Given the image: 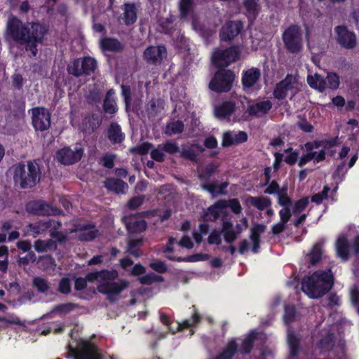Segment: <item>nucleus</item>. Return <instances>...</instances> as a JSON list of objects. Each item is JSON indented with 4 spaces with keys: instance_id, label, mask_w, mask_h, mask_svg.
Segmentation results:
<instances>
[{
    "instance_id": "1",
    "label": "nucleus",
    "mask_w": 359,
    "mask_h": 359,
    "mask_svg": "<svg viewBox=\"0 0 359 359\" xmlns=\"http://www.w3.org/2000/svg\"><path fill=\"white\" fill-rule=\"evenodd\" d=\"M48 27L39 22L22 23L17 18H9L6 25V36H9L15 42L26 45V50L32 52L33 56L37 55V43L42 42Z\"/></svg>"
},
{
    "instance_id": "2",
    "label": "nucleus",
    "mask_w": 359,
    "mask_h": 359,
    "mask_svg": "<svg viewBox=\"0 0 359 359\" xmlns=\"http://www.w3.org/2000/svg\"><path fill=\"white\" fill-rule=\"evenodd\" d=\"M334 283L330 269L317 271L302 280V290L311 298H319L326 294Z\"/></svg>"
},
{
    "instance_id": "3",
    "label": "nucleus",
    "mask_w": 359,
    "mask_h": 359,
    "mask_svg": "<svg viewBox=\"0 0 359 359\" xmlns=\"http://www.w3.org/2000/svg\"><path fill=\"white\" fill-rule=\"evenodd\" d=\"M41 170L36 162H28L25 165L18 163L14 166L13 179L21 189L34 187L40 180Z\"/></svg>"
},
{
    "instance_id": "4",
    "label": "nucleus",
    "mask_w": 359,
    "mask_h": 359,
    "mask_svg": "<svg viewBox=\"0 0 359 359\" xmlns=\"http://www.w3.org/2000/svg\"><path fill=\"white\" fill-rule=\"evenodd\" d=\"M283 41L286 50L292 54H299L303 48V35L297 25H290L283 33Z\"/></svg>"
},
{
    "instance_id": "5",
    "label": "nucleus",
    "mask_w": 359,
    "mask_h": 359,
    "mask_svg": "<svg viewBox=\"0 0 359 359\" xmlns=\"http://www.w3.org/2000/svg\"><path fill=\"white\" fill-rule=\"evenodd\" d=\"M235 74L229 69H221L218 70L209 83L211 90L217 93L229 92L232 87Z\"/></svg>"
},
{
    "instance_id": "6",
    "label": "nucleus",
    "mask_w": 359,
    "mask_h": 359,
    "mask_svg": "<svg viewBox=\"0 0 359 359\" xmlns=\"http://www.w3.org/2000/svg\"><path fill=\"white\" fill-rule=\"evenodd\" d=\"M97 68V61L92 57H84L74 60L67 66V72L76 77L90 75Z\"/></svg>"
},
{
    "instance_id": "7",
    "label": "nucleus",
    "mask_w": 359,
    "mask_h": 359,
    "mask_svg": "<svg viewBox=\"0 0 359 359\" xmlns=\"http://www.w3.org/2000/svg\"><path fill=\"white\" fill-rule=\"evenodd\" d=\"M241 50L232 46L224 50L216 48L212 55V60L217 67H226L239 59Z\"/></svg>"
},
{
    "instance_id": "8",
    "label": "nucleus",
    "mask_w": 359,
    "mask_h": 359,
    "mask_svg": "<svg viewBox=\"0 0 359 359\" xmlns=\"http://www.w3.org/2000/svg\"><path fill=\"white\" fill-rule=\"evenodd\" d=\"M67 354L74 359H102L99 349L88 341L81 342L76 349L71 348Z\"/></svg>"
},
{
    "instance_id": "9",
    "label": "nucleus",
    "mask_w": 359,
    "mask_h": 359,
    "mask_svg": "<svg viewBox=\"0 0 359 359\" xmlns=\"http://www.w3.org/2000/svg\"><path fill=\"white\" fill-rule=\"evenodd\" d=\"M297 85V78L292 74H287L283 80L276 84L273 90V95L278 100L285 99L288 93L294 96L299 91Z\"/></svg>"
},
{
    "instance_id": "10",
    "label": "nucleus",
    "mask_w": 359,
    "mask_h": 359,
    "mask_svg": "<svg viewBox=\"0 0 359 359\" xmlns=\"http://www.w3.org/2000/svg\"><path fill=\"white\" fill-rule=\"evenodd\" d=\"M128 283L121 281L120 283L112 282L111 280H106L97 286V290L103 294H107V299L111 303H114L118 300L120 293L128 287Z\"/></svg>"
},
{
    "instance_id": "11",
    "label": "nucleus",
    "mask_w": 359,
    "mask_h": 359,
    "mask_svg": "<svg viewBox=\"0 0 359 359\" xmlns=\"http://www.w3.org/2000/svg\"><path fill=\"white\" fill-rule=\"evenodd\" d=\"M336 41L346 49H353L357 45L356 36L353 32L350 31L346 26H337L334 28Z\"/></svg>"
},
{
    "instance_id": "12",
    "label": "nucleus",
    "mask_w": 359,
    "mask_h": 359,
    "mask_svg": "<svg viewBox=\"0 0 359 359\" xmlns=\"http://www.w3.org/2000/svg\"><path fill=\"white\" fill-rule=\"evenodd\" d=\"M32 110V124L36 130L43 131L50 126V114L43 107H36Z\"/></svg>"
},
{
    "instance_id": "13",
    "label": "nucleus",
    "mask_w": 359,
    "mask_h": 359,
    "mask_svg": "<svg viewBox=\"0 0 359 359\" xmlns=\"http://www.w3.org/2000/svg\"><path fill=\"white\" fill-rule=\"evenodd\" d=\"M82 156L83 149L81 148L72 150L69 147H65L57 151L55 158L60 163L67 165L78 162Z\"/></svg>"
},
{
    "instance_id": "14",
    "label": "nucleus",
    "mask_w": 359,
    "mask_h": 359,
    "mask_svg": "<svg viewBox=\"0 0 359 359\" xmlns=\"http://www.w3.org/2000/svg\"><path fill=\"white\" fill-rule=\"evenodd\" d=\"M28 209L33 214L40 216L57 215L62 212L57 208L43 201L30 202L28 204Z\"/></svg>"
},
{
    "instance_id": "15",
    "label": "nucleus",
    "mask_w": 359,
    "mask_h": 359,
    "mask_svg": "<svg viewBox=\"0 0 359 359\" xmlns=\"http://www.w3.org/2000/svg\"><path fill=\"white\" fill-rule=\"evenodd\" d=\"M166 48L163 46H149L144 51V60L149 65H157L166 57Z\"/></svg>"
},
{
    "instance_id": "16",
    "label": "nucleus",
    "mask_w": 359,
    "mask_h": 359,
    "mask_svg": "<svg viewBox=\"0 0 359 359\" xmlns=\"http://www.w3.org/2000/svg\"><path fill=\"white\" fill-rule=\"evenodd\" d=\"M243 29V23L241 20L229 21L224 25L220 31L222 41H231L238 36Z\"/></svg>"
},
{
    "instance_id": "17",
    "label": "nucleus",
    "mask_w": 359,
    "mask_h": 359,
    "mask_svg": "<svg viewBox=\"0 0 359 359\" xmlns=\"http://www.w3.org/2000/svg\"><path fill=\"white\" fill-rule=\"evenodd\" d=\"M204 150L203 147L199 144H187L182 146L180 153L181 157L197 162V156Z\"/></svg>"
},
{
    "instance_id": "18",
    "label": "nucleus",
    "mask_w": 359,
    "mask_h": 359,
    "mask_svg": "<svg viewBox=\"0 0 359 359\" xmlns=\"http://www.w3.org/2000/svg\"><path fill=\"white\" fill-rule=\"evenodd\" d=\"M104 185L109 191L116 194H125L128 189V184L118 178L108 177L104 182Z\"/></svg>"
},
{
    "instance_id": "19",
    "label": "nucleus",
    "mask_w": 359,
    "mask_h": 359,
    "mask_svg": "<svg viewBox=\"0 0 359 359\" xmlns=\"http://www.w3.org/2000/svg\"><path fill=\"white\" fill-rule=\"evenodd\" d=\"M164 100L161 98H152L145 106V111L149 119L156 117L164 109Z\"/></svg>"
},
{
    "instance_id": "20",
    "label": "nucleus",
    "mask_w": 359,
    "mask_h": 359,
    "mask_svg": "<svg viewBox=\"0 0 359 359\" xmlns=\"http://www.w3.org/2000/svg\"><path fill=\"white\" fill-rule=\"evenodd\" d=\"M261 72L258 68L252 67L243 72L242 84L244 89L252 87L259 79Z\"/></svg>"
},
{
    "instance_id": "21",
    "label": "nucleus",
    "mask_w": 359,
    "mask_h": 359,
    "mask_svg": "<svg viewBox=\"0 0 359 359\" xmlns=\"http://www.w3.org/2000/svg\"><path fill=\"white\" fill-rule=\"evenodd\" d=\"M271 107V102L266 100L250 104L248 107V111L249 115L251 116L260 117L267 114Z\"/></svg>"
},
{
    "instance_id": "22",
    "label": "nucleus",
    "mask_w": 359,
    "mask_h": 359,
    "mask_svg": "<svg viewBox=\"0 0 359 359\" xmlns=\"http://www.w3.org/2000/svg\"><path fill=\"white\" fill-rule=\"evenodd\" d=\"M127 230L130 233H141L146 230L147 224L144 219H139L135 216H131L125 220Z\"/></svg>"
},
{
    "instance_id": "23",
    "label": "nucleus",
    "mask_w": 359,
    "mask_h": 359,
    "mask_svg": "<svg viewBox=\"0 0 359 359\" xmlns=\"http://www.w3.org/2000/svg\"><path fill=\"white\" fill-rule=\"evenodd\" d=\"M117 276L118 273L115 270H102L97 272L89 273L85 278L87 281L93 282L94 280H113L116 278Z\"/></svg>"
},
{
    "instance_id": "24",
    "label": "nucleus",
    "mask_w": 359,
    "mask_h": 359,
    "mask_svg": "<svg viewBox=\"0 0 359 359\" xmlns=\"http://www.w3.org/2000/svg\"><path fill=\"white\" fill-rule=\"evenodd\" d=\"M235 103L231 101H226L220 105L215 107V115L219 118H225L229 117L235 111Z\"/></svg>"
},
{
    "instance_id": "25",
    "label": "nucleus",
    "mask_w": 359,
    "mask_h": 359,
    "mask_svg": "<svg viewBox=\"0 0 359 359\" xmlns=\"http://www.w3.org/2000/svg\"><path fill=\"white\" fill-rule=\"evenodd\" d=\"M100 123L99 117L93 114L83 119L81 128L83 133L90 134L99 127Z\"/></svg>"
},
{
    "instance_id": "26",
    "label": "nucleus",
    "mask_w": 359,
    "mask_h": 359,
    "mask_svg": "<svg viewBox=\"0 0 359 359\" xmlns=\"http://www.w3.org/2000/svg\"><path fill=\"white\" fill-rule=\"evenodd\" d=\"M222 233L224 235V240L228 243H233L238 237L236 231L233 228V223L229 220H225V218H222Z\"/></svg>"
},
{
    "instance_id": "27",
    "label": "nucleus",
    "mask_w": 359,
    "mask_h": 359,
    "mask_svg": "<svg viewBox=\"0 0 359 359\" xmlns=\"http://www.w3.org/2000/svg\"><path fill=\"white\" fill-rule=\"evenodd\" d=\"M108 138L113 144H118L123 140V133L117 123H111L110 124L108 128Z\"/></svg>"
},
{
    "instance_id": "28",
    "label": "nucleus",
    "mask_w": 359,
    "mask_h": 359,
    "mask_svg": "<svg viewBox=\"0 0 359 359\" xmlns=\"http://www.w3.org/2000/svg\"><path fill=\"white\" fill-rule=\"evenodd\" d=\"M102 48L105 50L121 52L124 49V45L118 39L113 38H106L100 42Z\"/></svg>"
},
{
    "instance_id": "29",
    "label": "nucleus",
    "mask_w": 359,
    "mask_h": 359,
    "mask_svg": "<svg viewBox=\"0 0 359 359\" xmlns=\"http://www.w3.org/2000/svg\"><path fill=\"white\" fill-rule=\"evenodd\" d=\"M337 255L343 260H347L349 256V243L344 236H340L336 242Z\"/></svg>"
},
{
    "instance_id": "30",
    "label": "nucleus",
    "mask_w": 359,
    "mask_h": 359,
    "mask_svg": "<svg viewBox=\"0 0 359 359\" xmlns=\"http://www.w3.org/2000/svg\"><path fill=\"white\" fill-rule=\"evenodd\" d=\"M34 248L38 252H44L48 250H56L57 245L56 241L48 239L46 241L36 240L34 242Z\"/></svg>"
},
{
    "instance_id": "31",
    "label": "nucleus",
    "mask_w": 359,
    "mask_h": 359,
    "mask_svg": "<svg viewBox=\"0 0 359 359\" xmlns=\"http://www.w3.org/2000/svg\"><path fill=\"white\" fill-rule=\"evenodd\" d=\"M124 22L126 25H133L137 20V9L133 4H124Z\"/></svg>"
},
{
    "instance_id": "32",
    "label": "nucleus",
    "mask_w": 359,
    "mask_h": 359,
    "mask_svg": "<svg viewBox=\"0 0 359 359\" xmlns=\"http://www.w3.org/2000/svg\"><path fill=\"white\" fill-rule=\"evenodd\" d=\"M247 203L256 207L257 209L262 210L264 208L271 205V201L269 198L266 197H252L249 196L247 200Z\"/></svg>"
},
{
    "instance_id": "33",
    "label": "nucleus",
    "mask_w": 359,
    "mask_h": 359,
    "mask_svg": "<svg viewBox=\"0 0 359 359\" xmlns=\"http://www.w3.org/2000/svg\"><path fill=\"white\" fill-rule=\"evenodd\" d=\"M287 342L290 346V355L288 359H295L299 351V339L292 333L287 334Z\"/></svg>"
},
{
    "instance_id": "34",
    "label": "nucleus",
    "mask_w": 359,
    "mask_h": 359,
    "mask_svg": "<svg viewBox=\"0 0 359 359\" xmlns=\"http://www.w3.org/2000/svg\"><path fill=\"white\" fill-rule=\"evenodd\" d=\"M192 27L204 38H208L213 34L212 30L207 28L203 23H201L200 20L196 18H193Z\"/></svg>"
},
{
    "instance_id": "35",
    "label": "nucleus",
    "mask_w": 359,
    "mask_h": 359,
    "mask_svg": "<svg viewBox=\"0 0 359 359\" xmlns=\"http://www.w3.org/2000/svg\"><path fill=\"white\" fill-rule=\"evenodd\" d=\"M323 78L321 75L316 74L314 76L309 75L307 76V82L309 85L320 92L324 91Z\"/></svg>"
},
{
    "instance_id": "36",
    "label": "nucleus",
    "mask_w": 359,
    "mask_h": 359,
    "mask_svg": "<svg viewBox=\"0 0 359 359\" xmlns=\"http://www.w3.org/2000/svg\"><path fill=\"white\" fill-rule=\"evenodd\" d=\"M257 333L255 331L250 332V334L243 340L241 346V352L242 353H249L253 346L254 341L257 337Z\"/></svg>"
},
{
    "instance_id": "37",
    "label": "nucleus",
    "mask_w": 359,
    "mask_h": 359,
    "mask_svg": "<svg viewBox=\"0 0 359 359\" xmlns=\"http://www.w3.org/2000/svg\"><path fill=\"white\" fill-rule=\"evenodd\" d=\"M143 243L142 239H133L128 242L127 252L133 255L135 257L141 256L142 252L140 249L137 248V246L141 245Z\"/></svg>"
},
{
    "instance_id": "38",
    "label": "nucleus",
    "mask_w": 359,
    "mask_h": 359,
    "mask_svg": "<svg viewBox=\"0 0 359 359\" xmlns=\"http://www.w3.org/2000/svg\"><path fill=\"white\" fill-rule=\"evenodd\" d=\"M184 130V123L181 121H176L167 125L165 133L168 135L181 133Z\"/></svg>"
},
{
    "instance_id": "39",
    "label": "nucleus",
    "mask_w": 359,
    "mask_h": 359,
    "mask_svg": "<svg viewBox=\"0 0 359 359\" xmlns=\"http://www.w3.org/2000/svg\"><path fill=\"white\" fill-rule=\"evenodd\" d=\"M311 265H315L318 262L322 257V245L320 243H316L311 252L307 255Z\"/></svg>"
},
{
    "instance_id": "40",
    "label": "nucleus",
    "mask_w": 359,
    "mask_h": 359,
    "mask_svg": "<svg viewBox=\"0 0 359 359\" xmlns=\"http://www.w3.org/2000/svg\"><path fill=\"white\" fill-rule=\"evenodd\" d=\"M79 307V306L76 304L68 302V303L57 305L53 309L52 313L65 314V313H67L72 311V310L77 309Z\"/></svg>"
},
{
    "instance_id": "41",
    "label": "nucleus",
    "mask_w": 359,
    "mask_h": 359,
    "mask_svg": "<svg viewBox=\"0 0 359 359\" xmlns=\"http://www.w3.org/2000/svg\"><path fill=\"white\" fill-rule=\"evenodd\" d=\"M139 280L142 285H151L155 282H163L164 278L161 276L155 274L154 273H149L144 276L140 277Z\"/></svg>"
},
{
    "instance_id": "42",
    "label": "nucleus",
    "mask_w": 359,
    "mask_h": 359,
    "mask_svg": "<svg viewBox=\"0 0 359 359\" xmlns=\"http://www.w3.org/2000/svg\"><path fill=\"white\" fill-rule=\"evenodd\" d=\"M324 90L327 87L332 89L338 88L339 85V76L336 74H328L326 79H323Z\"/></svg>"
},
{
    "instance_id": "43",
    "label": "nucleus",
    "mask_w": 359,
    "mask_h": 359,
    "mask_svg": "<svg viewBox=\"0 0 359 359\" xmlns=\"http://www.w3.org/2000/svg\"><path fill=\"white\" fill-rule=\"evenodd\" d=\"M102 97V94L100 89L96 86H93L89 90V93L86 96V100L88 103H97L99 102Z\"/></svg>"
},
{
    "instance_id": "44",
    "label": "nucleus",
    "mask_w": 359,
    "mask_h": 359,
    "mask_svg": "<svg viewBox=\"0 0 359 359\" xmlns=\"http://www.w3.org/2000/svg\"><path fill=\"white\" fill-rule=\"evenodd\" d=\"M154 148V146L151 143L148 142H144L140 145H137L136 147H132L130 149V151L132 154H137L140 155H144L149 153V151Z\"/></svg>"
},
{
    "instance_id": "45",
    "label": "nucleus",
    "mask_w": 359,
    "mask_h": 359,
    "mask_svg": "<svg viewBox=\"0 0 359 359\" xmlns=\"http://www.w3.org/2000/svg\"><path fill=\"white\" fill-rule=\"evenodd\" d=\"M92 229L93 228H90L87 231H83L81 232L78 236L79 240L81 241H91L97 237L99 234L98 230H92Z\"/></svg>"
},
{
    "instance_id": "46",
    "label": "nucleus",
    "mask_w": 359,
    "mask_h": 359,
    "mask_svg": "<svg viewBox=\"0 0 359 359\" xmlns=\"http://www.w3.org/2000/svg\"><path fill=\"white\" fill-rule=\"evenodd\" d=\"M219 212L211 205L204 212L202 219L203 222H215L219 218Z\"/></svg>"
},
{
    "instance_id": "47",
    "label": "nucleus",
    "mask_w": 359,
    "mask_h": 359,
    "mask_svg": "<svg viewBox=\"0 0 359 359\" xmlns=\"http://www.w3.org/2000/svg\"><path fill=\"white\" fill-rule=\"evenodd\" d=\"M163 151L169 154H175L180 152V149L177 144L173 141H167L164 144H160Z\"/></svg>"
},
{
    "instance_id": "48",
    "label": "nucleus",
    "mask_w": 359,
    "mask_h": 359,
    "mask_svg": "<svg viewBox=\"0 0 359 359\" xmlns=\"http://www.w3.org/2000/svg\"><path fill=\"white\" fill-rule=\"evenodd\" d=\"M192 7V0H181L180 2V11L181 18H187Z\"/></svg>"
},
{
    "instance_id": "49",
    "label": "nucleus",
    "mask_w": 359,
    "mask_h": 359,
    "mask_svg": "<svg viewBox=\"0 0 359 359\" xmlns=\"http://www.w3.org/2000/svg\"><path fill=\"white\" fill-rule=\"evenodd\" d=\"M296 311L294 306L286 305L285 306V314L283 316L284 321L286 324H289L295 320Z\"/></svg>"
},
{
    "instance_id": "50",
    "label": "nucleus",
    "mask_w": 359,
    "mask_h": 359,
    "mask_svg": "<svg viewBox=\"0 0 359 359\" xmlns=\"http://www.w3.org/2000/svg\"><path fill=\"white\" fill-rule=\"evenodd\" d=\"M103 108L106 113L114 114L117 110L115 100L114 99H109V97H105L104 100Z\"/></svg>"
},
{
    "instance_id": "51",
    "label": "nucleus",
    "mask_w": 359,
    "mask_h": 359,
    "mask_svg": "<svg viewBox=\"0 0 359 359\" xmlns=\"http://www.w3.org/2000/svg\"><path fill=\"white\" fill-rule=\"evenodd\" d=\"M34 285L38 289L39 291L44 292L49 288L48 281L42 278L36 277L33 280Z\"/></svg>"
},
{
    "instance_id": "52",
    "label": "nucleus",
    "mask_w": 359,
    "mask_h": 359,
    "mask_svg": "<svg viewBox=\"0 0 359 359\" xmlns=\"http://www.w3.org/2000/svg\"><path fill=\"white\" fill-rule=\"evenodd\" d=\"M58 291L62 294H67L71 292L70 280L68 278H62L58 285Z\"/></svg>"
},
{
    "instance_id": "53",
    "label": "nucleus",
    "mask_w": 359,
    "mask_h": 359,
    "mask_svg": "<svg viewBox=\"0 0 359 359\" xmlns=\"http://www.w3.org/2000/svg\"><path fill=\"white\" fill-rule=\"evenodd\" d=\"M320 347L325 350H330L334 346V334H329L323 338L320 341Z\"/></svg>"
},
{
    "instance_id": "54",
    "label": "nucleus",
    "mask_w": 359,
    "mask_h": 359,
    "mask_svg": "<svg viewBox=\"0 0 359 359\" xmlns=\"http://www.w3.org/2000/svg\"><path fill=\"white\" fill-rule=\"evenodd\" d=\"M149 266L158 273H165L168 270L165 263L161 260H155L149 264Z\"/></svg>"
},
{
    "instance_id": "55",
    "label": "nucleus",
    "mask_w": 359,
    "mask_h": 359,
    "mask_svg": "<svg viewBox=\"0 0 359 359\" xmlns=\"http://www.w3.org/2000/svg\"><path fill=\"white\" fill-rule=\"evenodd\" d=\"M309 203V198H303L296 202L293 208V214H297L304 210Z\"/></svg>"
},
{
    "instance_id": "56",
    "label": "nucleus",
    "mask_w": 359,
    "mask_h": 359,
    "mask_svg": "<svg viewBox=\"0 0 359 359\" xmlns=\"http://www.w3.org/2000/svg\"><path fill=\"white\" fill-rule=\"evenodd\" d=\"M151 156L154 160L158 162H163L164 161L165 155L163 154V150L162 149V147L160 144L157 148L151 150Z\"/></svg>"
},
{
    "instance_id": "57",
    "label": "nucleus",
    "mask_w": 359,
    "mask_h": 359,
    "mask_svg": "<svg viewBox=\"0 0 359 359\" xmlns=\"http://www.w3.org/2000/svg\"><path fill=\"white\" fill-rule=\"evenodd\" d=\"M144 200V196L133 197L128 201V206L131 210H135L142 204Z\"/></svg>"
},
{
    "instance_id": "58",
    "label": "nucleus",
    "mask_w": 359,
    "mask_h": 359,
    "mask_svg": "<svg viewBox=\"0 0 359 359\" xmlns=\"http://www.w3.org/2000/svg\"><path fill=\"white\" fill-rule=\"evenodd\" d=\"M244 6L250 14L253 15L257 14V4L255 0H245L244 2Z\"/></svg>"
},
{
    "instance_id": "59",
    "label": "nucleus",
    "mask_w": 359,
    "mask_h": 359,
    "mask_svg": "<svg viewBox=\"0 0 359 359\" xmlns=\"http://www.w3.org/2000/svg\"><path fill=\"white\" fill-rule=\"evenodd\" d=\"M36 259V256L33 251L27 252V255L23 257H18V262L20 264L27 265L30 262H34Z\"/></svg>"
},
{
    "instance_id": "60",
    "label": "nucleus",
    "mask_w": 359,
    "mask_h": 359,
    "mask_svg": "<svg viewBox=\"0 0 359 359\" xmlns=\"http://www.w3.org/2000/svg\"><path fill=\"white\" fill-rule=\"evenodd\" d=\"M201 188L210 192L212 196H215L217 195V191L219 189V184L217 182H215L211 184H208L207 183H202Z\"/></svg>"
},
{
    "instance_id": "61",
    "label": "nucleus",
    "mask_w": 359,
    "mask_h": 359,
    "mask_svg": "<svg viewBox=\"0 0 359 359\" xmlns=\"http://www.w3.org/2000/svg\"><path fill=\"white\" fill-rule=\"evenodd\" d=\"M50 236L55 238L56 243L58 242L60 243H65L67 240V234L64 233L61 231H57L55 229L50 231Z\"/></svg>"
},
{
    "instance_id": "62",
    "label": "nucleus",
    "mask_w": 359,
    "mask_h": 359,
    "mask_svg": "<svg viewBox=\"0 0 359 359\" xmlns=\"http://www.w3.org/2000/svg\"><path fill=\"white\" fill-rule=\"evenodd\" d=\"M121 89H122V95L124 97L126 107V109H128L130 104V96H131L130 88L128 86L122 85Z\"/></svg>"
},
{
    "instance_id": "63",
    "label": "nucleus",
    "mask_w": 359,
    "mask_h": 359,
    "mask_svg": "<svg viewBox=\"0 0 359 359\" xmlns=\"http://www.w3.org/2000/svg\"><path fill=\"white\" fill-rule=\"evenodd\" d=\"M221 232L217 230H214L208 237V243L210 244H217L219 245L222 243V239L220 237Z\"/></svg>"
},
{
    "instance_id": "64",
    "label": "nucleus",
    "mask_w": 359,
    "mask_h": 359,
    "mask_svg": "<svg viewBox=\"0 0 359 359\" xmlns=\"http://www.w3.org/2000/svg\"><path fill=\"white\" fill-rule=\"evenodd\" d=\"M266 229V226L264 224H255L251 229L250 237L259 238L261 233H262Z\"/></svg>"
}]
</instances>
